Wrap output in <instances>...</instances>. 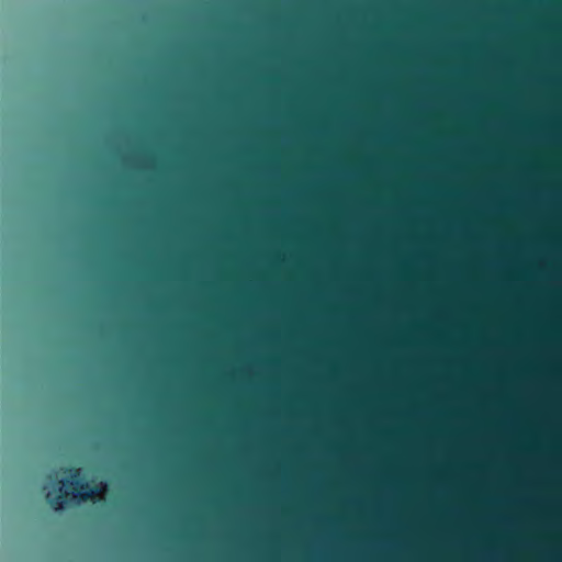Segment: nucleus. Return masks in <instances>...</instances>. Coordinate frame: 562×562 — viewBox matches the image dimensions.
Instances as JSON below:
<instances>
[{
  "label": "nucleus",
  "instance_id": "nucleus-1",
  "mask_svg": "<svg viewBox=\"0 0 562 562\" xmlns=\"http://www.w3.org/2000/svg\"><path fill=\"white\" fill-rule=\"evenodd\" d=\"M64 473L68 474L69 477L65 481H60L63 486L72 487L71 496L77 498L79 502H86L93 498L100 490L88 483L82 476L80 468H65Z\"/></svg>",
  "mask_w": 562,
  "mask_h": 562
},
{
  "label": "nucleus",
  "instance_id": "nucleus-2",
  "mask_svg": "<svg viewBox=\"0 0 562 562\" xmlns=\"http://www.w3.org/2000/svg\"><path fill=\"white\" fill-rule=\"evenodd\" d=\"M67 495H69L67 490L65 492H63V490L59 488L58 493L48 492L46 494V501L54 510H60L64 508V506L66 504Z\"/></svg>",
  "mask_w": 562,
  "mask_h": 562
}]
</instances>
